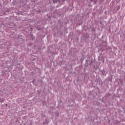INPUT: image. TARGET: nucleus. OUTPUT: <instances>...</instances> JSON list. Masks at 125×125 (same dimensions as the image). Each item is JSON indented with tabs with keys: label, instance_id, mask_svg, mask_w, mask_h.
Here are the masks:
<instances>
[{
	"label": "nucleus",
	"instance_id": "nucleus-1",
	"mask_svg": "<svg viewBox=\"0 0 125 125\" xmlns=\"http://www.w3.org/2000/svg\"><path fill=\"white\" fill-rule=\"evenodd\" d=\"M4 100L3 99H0V103H3Z\"/></svg>",
	"mask_w": 125,
	"mask_h": 125
},
{
	"label": "nucleus",
	"instance_id": "nucleus-2",
	"mask_svg": "<svg viewBox=\"0 0 125 125\" xmlns=\"http://www.w3.org/2000/svg\"><path fill=\"white\" fill-rule=\"evenodd\" d=\"M56 0H53V2H56Z\"/></svg>",
	"mask_w": 125,
	"mask_h": 125
},
{
	"label": "nucleus",
	"instance_id": "nucleus-3",
	"mask_svg": "<svg viewBox=\"0 0 125 125\" xmlns=\"http://www.w3.org/2000/svg\"><path fill=\"white\" fill-rule=\"evenodd\" d=\"M5 105H7V104H5Z\"/></svg>",
	"mask_w": 125,
	"mask_h": 125
}]
</instances>
